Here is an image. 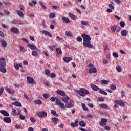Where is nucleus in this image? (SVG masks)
<instances>
[{
    "instance_id": "14",
    "label": "nucleus",
    "mask_w": 131,
    "mask_h": 131,
    "mask_svg": "<svg viewBox=\"0 0 131 131\" xmlns=\"http://www.w3.org/2000/svg\"><path fill=\"white\" fill-rule=\"evenodd\" d=\"M115 103L116 104H117V105H119L120 106H125L124 102L121 100H116Z\"/></svg>"
},
{
    "instance_id": "43",
    "label": "nucleus",
    "mask_w": 131,
    "mask_h": 131,
    "mask_svg": "<svg viewBox=\"0 0 131 131\" xmlns=\"http://www.w3.org/2000/svg\"><path fill=\"white\" fill-rule=\"evenodd\" d=\"M66 35H67V36H69V37H71V36H72V34L69 31L66 32Z\"/></svg>"
},
{
    "instance_id": "30",
    "label": "nucleus",
    "mask_w": 131,
    "mask_h": 131,
    "mask_svg": "<svg viewBox=\"0 0 131 131\" xmlns=\"http://www.w3.org/2000/svg\"><path fill=\"white\" fill-rule=\"evenodd\" d=\"M37 4V2L35 0H32L31 2H29V4L30 7H33V5H36Z\"/></svg>"
},
{
    "instance_id": "42",
    "label": "nucleus",
    "mask_w": 131,
    "mask_h": 131,
    "mask_svg": "<svg viewBox=\"0 0 131 131\" xmlns=\"http://www.w3.org/2000/svg\"><path fill=\"white\" fill-rule=\"evenodd\" d=\"M69 16L70 17V18H71V19L72 20H74L75 19V18H76L75 15L72 14V13H69Z\"/></svg>"
},
{
    "instance_id": "4",
    "label": "nucleus",
    "mask_w": 131,
    "mask_h": 131,
    "mask_svg": "<svg viewBox=\"0 0 131 131\" xmlns=\"http://www.w3.org/2000/svg\"><path fill=\"white\" fill-rule=\"evenodd\" d=\"M56 104L58 106H59L62 109H65V104L64 103L62 102L61 100L59 99H56Z\"/></svg>"
},
{
    "instance_id": "29",
    "label": "nucleus",
    "mask_w": 131,
    "mask_h": 131,
    "mask_svg": "<svg viewBox=\"0 0 131 131\" xmlns=\"http://www.w3.org/2000/svg\"><path fill=\"white\" fill-rule=\"evenodd\" d=\"M13 105L14 106H17V107H22V104L18 101H16L15 102L12 103Z\"/></svg>"
},
{
    "instance_id": "35",
    "label": "nucleus",
    "mask_w": 131,
    "mask_h": 131,
    "mask_svg": "<svg viewBox=\"0 0 131 131\" xmlns=\"http://www.w3.org/2000/svg\"><path fill=\"white\" fill-rule=\"evenodd\" d=\"M0 72L6 73L7 72V69H6L5 67H0Z\"/></svg>"
},
{
    "instance_id": "34",
    "label": "nucleus",
    "mask_w": 131,
    "mask_h": 131,
    "mask_svg": "<svg viewBox=\"0 0 131 131\" xmlns=\"http://www.w3.org/2000/svg\"><path fill=\"white\" fill-rule=\"evenodd\" d=\"M52 120L54 124H57V123H58L59 119H58V118H52Z\"/></svg>"
},
{
    "instance_id": "47",
    "label": "nucleus",
    "mask_w": 131,
    "mask_h": 131,
    "mask_svg": "<svg viewBox=\"0 0 131 131\" xmlns=\"http://www.w3.org/2000/svg\"><path fill=\"white\" fill-rule=\"evenodd\" d=\"M110 88L111 90H113L114 91L116 90V86L114 84H111Z\"/></svg>"
},
{
    "instance_id": "17",
    "label": "nucleus",
    "mask_w": 131,
    "mask_h": 131,
    "mask_svg": "<svg viewBox=\"0 0 131 131\" xmlns=\"http://www.w3.org/2000/svg\"><path fill=\"white\" fill-rule=\"evenodd\" d=\"M56 52L57 53V54H56L57 57H59V55H62V50H61V48H56Z\"/></svg>"
},
{
    "instance_id": "45",
    "label": "nucleus",
    "mask_w": 131,
    "mask_h": 131,
    "mask_svg": "<svg viewBox=\"0 0 131 131\" xmlns=\"http://www.w3.org/2000/svg\"><path fill=\"white\" fill-rule=\"evenodd\" d=\"M49 76L51 77V78H54V77H56V74L52 73L51 74L49 75Z\"/></svg>"
},
{
    "instance_id": "55",
    "label": "nucleus",
    "mask_w": 131,
    "mask_h": 131,
    "mask_svg": "<svg viewBox=\"0 0 131 131\" xmlns=\"http://www.w3.org/2000/svg\"><path fill=\"white\" fill-rule=\"evenodd\" d=\"M3 93H4V88L1 87L0 88V96H2V95H3Z\"/></svg>"
},
{
    "instance_id": "61",
    "label": "nucleus",
    "mask_w": 131,
    "mask_h": 131,
    "mask_svg": "<svg viewBox=\"0 0 131 131\" xmlns=\"http://www.w3.org/2000/svg\"><path fill=\"white\" fill-rule=\"evenodd\" d=\"M0 36L1 37H4V36H5V34H4V32H3L2 31H0Z\"/></svg>"
},
{
    "instance_id": "8",
    "label": "nucleus",
    "mask_w": 131,
    "mask_h": 131,
    "mask_svg": "<svg viewBox=\"0 0 131 131\" xmlns=\"http://www.w3.org/2000/svg\"><path fill=\"white\" fill-rule=\"evenodd\" d=\"M0 67H6V60L4 58H0Z\"/></svg>"
},
{
    "instance_id": "24",
    "label": "nucleus",
    "mask_w": 131,
    "mask_h": 131,
    "mask_svg": "<svg viewBox=\"0 0 131 131\" xmlns=\"http://www.w3.org/2000/svg\"><path fill=\"white\" fill-rule=\"evenodd\" d=\"M16 13L17 14V15H18V16L19 17H24V14L23 13V12L20 10H16Z\"/></svg>"
},
{
    "instance_id": "62",
    "label": "nucleus",
    "mask_w": 131,
    "mask_h": 131,
    "mask_svg": "<svg viewBox=\"0 0 131 131\" xmlns=\"http://www.w3.org/2000/svg\"><path fill=\"white\" fill-rule=\"evenodd\" d=\"M88 106L90 108H94V105L91 103H88Z\"/></svg>"
},
{
    "instance_id": "39",
    "label": "nucleus",
    "mask_w": 131,
    "mask_h": 131,
    "mask_svg": "<svg viewBox=\"0 0 131 131\" xmlns=\"http://www.w3.org/2000/svg\"><path fill=\"white\" fill-rule=\"evenodd\" d=\"M51 113L52 115H54V116H56L57 117L59 116V115L57 114V112L55 110H51Z\"/></svg>"
},
{
    "instance_id": "22",
    "label": "nucleus",
    "mask_w": 131,
    "mask_h": 131,
    "mask_svg": "<svg viewBox=\"0 0 131 131\" xmlns=\"http://www.w3.org/2000/svg\"><path fill=\"white\" fill-rule=\"evenodd\" d=\"M0 43H1V46H2L3 48H7V41L1 40Z\"/></svg>"
},
{
    "instance_id": "40",
    "label": "nucleus",
    "mask_w": 131,
    "mask_h": 131,
    "mask_svg": "<svg viewBox=\"0 0 131 131\" xmlns=\"http://www.w3.org/2000/svg\"><path fill=\"white\" fill-rule=\"evenodd\" d=\"M56 17V14L54 13H51L49 14V18L53 19V18H55Z\"/></svg>"
},
{
    "instance_id": "38",
    "label": "nucleus",
    "mask_w": 131,
    "mask_h": 131,
    "mask_svg": "<svg viewBox=\"0 0 131 131\" xmlns=\"http://www.w3.org/2000/svg\"><path fill=\"white\" fill-rule=\"evenodd\" d=\"M100 106L103 109H107V108H108V105L105 104H100Z\"/></svg>"
},
{
    "instance_id": "64",
    "label": "nucleus",
    "mask_w": 131,
    "mask_h": 131,
    "mask_svg": "<svg viewBox=\"0 0 131 131\" xmlns=\"http://www.w3.org/2000/svg\"><path fill=\"white\" fill-rule=\"evenodd\" d=\"M19 118H20V119H21V120H24V119H25V116L22 115L20 116Z\"/></svg>"
},
{
    "instance_id": "28",
    "label": "nucleus",
    "mask_w": 131,
    "mask_h": 131,
    "mask_svg": "<svg viewBox=\"0 0 131 131\" xmlns=\"http://www.w3.org/2000/svg\"><path fill=\"white\" fill-rule=\"evenodd\" d=\"M89 73H97V69L95 68H92L89 70Z\"/></svg>"
},
{
    "instance_id": "56",
    "label": "nucleus",
    "mask_w": 131,
    "mask_h": 131,
    "mask_svg": "<svg viewBox=\"0 0 131 131\" xmlns=\"http://www.w3.org/2000/svg\"><path fill=\"white\" fill-rule=\"evenodd\" d=\"M98 101H99V102H104V98H103V97H99Z\"/></svg>"
},
{
    "instance_id": "57",
    "label": "nucleus",
    "mask_w": 131,
    "mask_h": 131,
    "mask_svg": "<svg viewBox=\"0 0 131 131\" xmlns=\"http://www.w3.org/2000/svg\"><path fill=\"white\" fill-rule=\"evenodd\" d=\"M12 113L13 115H14L15 116L17 115V111H16L15 109H12Z\"/></svg>"
},
{
    "instance_id": "49",
    "label": "nucleus",
    "mask_w": 131,
    "mask_h": 131,
    "mask_svg": "<svg viewBox=\"0 0 131 131\" xmlns=\"http://www.w3.org/2000/svg\"><path fill=\"white\" fill-rule=\"evenodd\" d=\"M81 24H82V25H89V23H88V21H81Z\"/></svg>"
},
{
    "instance_id": "26",
    "label": "nucleus",
    "mask_w": 131,
    "mask_h": 131,
    "mask_svg": "<svg viewBox=\"0 0 131 131\" xmlns=\"http://www.w3.org/2000/svg\"><path fill=\"white\" fill-rule=\"evenodd\" d=\"M34 103L36 104V105H41V104H42V102L39 99L34 100Z\"/></svg>"
},
{
    "instance_id": "7",
    "label": "nucleus",
    "mask_w": 131,
    "mask_h": 131,
    "mask_svg": "<svg viewBox=\"0 0 131 131\" xmlns=\"http://www.w3.org/2000/svg\"><path fill=\"white\" fill-rule=\"evenodd\" d=\"M99 125L102 126H105L107 123V119L106 118H102L101 121L99 122Z\"/></svg>"
},
{
    "instance_id": "20",
    "label": "nucleus",
    "mask_w": 131,
    "mask_h": 131,
    "mask_svg": "<svg viewBox=\"0 0 131 131\" xmlns=\"http://www.w3.org/2000/svg\"><path fill=\"white\" fill-rule=\"evenodd\" d=\"M42 33H43V34H45V35H47V36L52 37V34H51V33L48 32L47 31L43 30L42 31Z\"/></svg>"
},
{
    "instance_id": "48",
    "label": "nucleus",
    "mask_w": 131,
    "mask_h": 131,
    "mask_svg": "<svg viewBox=\"0 0 131 131\" xmlns=\"http://www.w3.org/2000/svg\"><path fill=\"white\" fill-rule=\"evenodd\" d=\"M116 69L118 72H121V67H120V66H117Z\"/></svg>"
},
{
    "instance_id": "19",
    "label": "nucleus",
    "mask_w": 131,
    "mask_h": 131,
    "mask_svg": "<svg viewBox=\"0 0 131 131\" xmlns=\"http://www.w3.org/2000/svg\"><path fill=\"white\" fill-rule=\"evenodd\" d=\"M128 31L126 30H123L121 31V35L122 36H126L127 35V33Z\"/></svg>"
},
{
    "instance_id": "9",
    "label": "nucleus",
    "mask_w": 131,
    "mask_h": 131,
    "mask_svg": "<svg viewBox=\"0 0 131 131\" xmlns=\"http://www.w3.org/2000/svg\"><path fill=\"white\" fill-rule=\"evenodd\" d=\"M28 47L29 49H31V50H36L37 51H38V49H37L36 46L33 44H28Z\"/></svg>"
},
{
    "instance_id": "27",
    "label": "nucleus",
    "mask_w": 131,
    "mask_h": 131,
    "mask_svg": "<svg viewBox=\"0 0 131 131\" xmlns=\"http://www.w3.org/2000/svg\"><path fill=\"white\" fill-rule=\"evenodd\" d=\"M6 91H7V93H8L9 94H10V95H14V91L13 90H11V89H9V88H5Z\"/></svg>"
},
{
    "instance_id": "46",
    "label": "nucleus",
    "mask_w": 131,
    "mask_h": 131,
    "mask_svg": "<svg viewBox=\"0 0 131 131\" xmlns=\"http://www.w3.org/2000/svg\"><path fill=\"white\" fill-rule=\"evenodd\" d=\"M45 73L46 74V75H47L48 76H49V75L50 76V73H51V71H50V70H45Z\"/></svg>"
},
{
    "instance_id": "2",
    "label": "nucleus",
    "mask_w": 131,
    "mask_h": 131,
    "mask_svg": "<svg viewBox=\"0 0 131 131\" xmlns=\"http://www.w3.org/2000/svg\"><path fill=\"white\" fill-rule=\"evenodd\" d=\"M77 93L81 97H85V95H90V94H91L89 91L84 88H81Z\"/></svg>"
},
{
    "instance_id": "11",
    "label": "nucleus",
    "mask_w": 131,
    "mask_h": 131,
    "mask_svg": "<svg viewBox=\"0 0 131 131\" xmlns=\"http://www.w3.org/2000/svg\"><path fill=\"white\" fill-rule=\"evenodd\" d=\"M63 60L65 63H69L70 61H72V58L69 57H64Z\"/></svg>"
},
{
    "instance_id": "50",
    "label": "nucleus",
    "mask_w": 131,
    "mask_h": 131,
    "mask_svg": "<svg viewBox=\"0 0 131 131\" xmlns=\"http://www.w3.org/2000/svg\"><path fill=\"white\" fill-rule=\"evenodd\" d=\"M113 56L115 58H118L119 57L118 54H117L116 52H113Z\"/></svg>"
},
{
    "instance_id": "44",
    "label": "nucleus",
    "mask_w": 131,
    "mask_h": 131,
    "mask_svg": "<svg viewBox=\"0 0 131 131\" xmlns=\"http://www.w3.org/2000/svg\"><path fill=\"white\" fill-rule=\"evenodd\" d=\"M119 24L121 26V27H122V28H123V27H124V26H125V23H124L123 21L120 22Z\"/></svg>"
},
{
    "instance_id": "18",
    "label": "nucleus",
    "mask_w": 131,
    "mask_h": 131,
    "mask_svg": "<svg viewBox=\"0 0 131 131\" xmlns=\"http://www.w3.org/2000/svg\"><path fill=\"white\" fill-rule=\"evenodd\" d=\"M91 86L92 89H93V90L95 91L96 92H97V91H100V89L99 88V87H98V86L96 85L91 84Z\"/></svg>"
},
{
    "instance_id": "36",
    "label": "nucleus",
    "mask_w": 131,
    "mask_h": 131,
    "mask_svg": "<svg viewBox=\"0 0 131 131\" xmlns=\"http://www.w3.org/2000/svg\"><path fill=\"white\" fill-rule=\"evenodd\" d=\"M109 82V81L106 80H101V84H108V83Z\"/></svg>"
},
{
    "instance_id": "41",
    "label": "nucleus",
    "mask_w": 131,
    "mask_h": 131,
    "mask_svg": "<svg viewBox=\"0 0 131 131\" xmlns=\"http://www.w3.org/2000/svg\"><path fill=\"white\" fill-rule=\"evenodd\" d=\"M32 55L34 57H37V52L36 51H33L32 52Z\"/></svg>"
},
{
    "instance_id": "6",
    "label": "nucleus",
    "mask_w": 131,
    "mask_h": 131,
    "mask_svg": "<svg viewBox=\"0 0 131 131\" xmlns=\"http://www.w3.org/2000/svg\"><path fill=\"white\" fill-rule=\"evenodd\" d=\"M37 115L40 118H42V117H46L48 115V114L45 111H42V112H38L37 113Z\"/></svg>"
},
{
    "instance_id": "15",
    "label": "nucleus",
    "mask_w": 131,
    "mask_h": 131,
    "mask_svg": "<svg viewBox=\"0 0 131 131\" xmlns=\"http://www.w3.org/2000/svg\"><path fill=\"white\" fill-rule=\"evenodd\" d=\"M70 99V98L68 96H66V97H61V101H62V102H64V103H66V104L68 102V101H69Z\"/></svg>"
},
{
    "instance_id": "16",
    "label": "nucleus",
    "mask_w": 131,
    "mask_h": 131,
    "mask_svg": "<svg viewBox=\"0 0 131 131\" xmlns=\"http://www.w3.org/2000/svg\"><path fill=\"white\" fill-rule=\"evenodd\" d=\"M56 93L58 95H60V96H62V97H65V96H66V93L63 91H62V90H57Z\"/></svg>"
},
{
    "instance_id": "37",
    "label": "nucleus",
    "mask_w": 131,
    "mask_h": 131,
    "mask_svg": "<svg viewBox=\"0 0 131 131\" xmlns=\"http://www.w3.org/2000/svg\"><path fill=\"white\" fill-rule=\"evenodd\" d=\"M57 99H59V98H57V97H51L50 98V101H51V102H55V103H56Z\"/></svg>"
},
{
    "instance_id": "21",
    "label": "nucleus",
    "mask_w": 131,
    "mask_h": 131,
    "mask_svg": "<svg viewBox=\"0 0 131 131\" xmlns=\"http://www.w3.org/2000/svg\"><path fill=\"white\" fill-rule=\"evenodd\" d=\"M10 31L11 32H13V33H19V29L17 28L13 27L11 29Z\"/></svg>"
},
{
    "instance_id": "54",
    "label": "nucleus",
    "mask_w": 131,
    "mask_h": 131,
    "mask_svg": "<svg viewBox=\"0 0 131 131\" xmlns=\"http://www.w3.org/2000/svg\"><path fill=\"white\" fill-rule=\"evenodd\" d=\"M77 41H79V42H81V41H82V38L81 37H78L77 38Z\"/></svg>"
},
{
    "instance_id": "60",
    "label": "nucleus",
    "mask_w": 131,
    "mask_h": 131,
    "mask_svg": "<svg viewBox=\"0 0 131 131\" xmlns=\"http://www.w3.org/2000/svg\"><path fill=\"white\" fill-rule=\"evenodd\" d=\"M43 97L45 98V99H48L49 98V95L47 94H43Z\"/></svg>"
},
{
    "instance_id": "51",
    "label": "nucleus",
    "mask_w": 131,
    "mask_h": 131,
    "mask_svg": "<svg viewBox=\"0 0 131 131\" xmlns=\"http://www.w3.org/2000/svg\"><path fill=\"white\" fill-rule=\"evenodd\" d=\"M19 49L20 52H23V51H24V52H25V49H24V47H23V46H20L19 47Z\"/></svg>"
},
{
    "instance_id": "12",
    "label": "nucleus",
    "mask_w": 131,
    "mask_h": 131,
    "mask_svg": "<svg viewBox=\"0 0 131 131\" xmlns=\"http://www.w3.org/2000/svg\"><path fill=\"white\" fill-rule=\"evenodd\" d=\"M0 113L4 115V116H10V114L6 110H0Z\"/></svg>"
},
{
    "instance_id": "25",
    "label": "nucleus",
    "mask_w": 131,
    "mask_h": 131,
    "mask_svg": "<svg viewBox=\"0 0 131 131\" xmlns=\"http://www.w3.org/2000/svg\"><path fill=\"white\" fill-rule=\"evenodd\" d=\"M79 125L82 127H85V126H86V124H85V122H84L83 121H80L79 122Z\"/></svg>"
},
{
    "instance_id": "63",
    "label": "nucleus",
    "mask_w": 131,
    "mask_h": 131,
    "mask_svg": "<svg viewBox=\"0 0 131 131\" xmlns=\"http://www.w3.org/2000/svg\"><path fill=\"white\" fill-rule=\"evenodd\" d=\"M104 129H105V130H110V127H109V126H106L104 127Z\"/></svg>"
},
{
    "instance_id": "5",
    "label": "nucleus",
    "mask_w": 131,
    "mask_h": 131,
    "mask_svg": "<svg viewBox=\"0 0 131 131\" xmlns=\"http://www.w3.org/2000/svg\"><path fill=\"white\" fill-rule=\"evenodd\" d=\"M27 82L29 84H35V81H34V79H33V78L30 77H27Z\"/></svg>"
},
{
    "instance_id": "33",
    "label": "nucleus",
    "mask_w": 131,
    "mask_h": 131,
    "mask_svg": "<svg viewBox=\"0 0 131 131\" xmlns=\"http://www.w3.org/2000/svg\"><path fill=\"white\" fill-rule=\"evenodd\" d=\"M117 28V25H114L111 28L112 32H115L116 29Z\"/></svg>"
},
{
    "instance_id": "23",
    "label": "nucleus",
    "mask_w": 131,
    "mask_h": 131,
    "mask_svg": "<svg viewBox=\"0 0 131 131\" xmlns=\"http://www.w3.org/2000/svg\"><path fill=\"white\" fill-rule=\"evenodd\" d=\"M78 121L76 120L75 123H71V126L72 127H76V126H78Z\"/></svg>"
},
{
    "instance_id": "59",
    "label": "nucleus",
    "mask_w": 131,
    "mask_h": 131,
    "mask_svg": "<svg viewBox=\"0 0 131 131\" xmlns=\"http://www.w3.org/2000/svg\"><path fill=\"white\" fill-rule=\"evenodd\" d=\"M14 67L16 70H19V64H15Z\"/></svg>"
},
{
    "instance_id": "13",
    "label": "nucleus",
    "mask_w": 131,
    "mask_h": 131,
    "mask_svg": "<svg viewBox=\"0 0 131 131\" xmlns=\"http://www.w3.org/2000/svg\"><path fill=\"white\" fill-rule=\"evenodd\" d=\"M3 120L5 122H6V123H11L12 120H11V118L9 117H4L3 118Z\"/></svg>"
},
{
    "instance_id": "52",
    "label": "nucleus",
    "mask_w": 131,
    "mask_h": 131,
    "mask_svg": "<svg viewBox=\"0 0 131 131\" xmlns=\"http://www.w3.org/2000/svg\"><path fill=\"white\" fill-rule=\"evenodd\" d=\"M108 7L110 9H111V10H114L115 7H114V6H113V5L110 4L108 5Z\"/></svg>"
},
{
    "instance_id": "58",
    "label": "nucleus",
    "mask_w": 131,
    "mask_h": 131,
    "mask_svg": "<svg viewBox=\"0 0 131 131\" xmlns=\"http://www.w3.org/2000/svg\"><path fill=\"white\" fill-rule=\"evenodd\" d=\"M30 121H31V122H35L36 121L35 119L32 117L30 118Z\"/></svg>"
},
{
    "instance_id": "3",
    "label": "nucleus",
    "mask_w": 131,
    "mask_h": 131,
    "mask_svg": "<svg viewBox=\"0 0 131 131\" xmlns=\"http://www.w3.org/2000/svg\"><path fill=\"white\" fill-rule=\"evenodd\" d=\"M73 103V100L70 99L69 102H67L66 103V108H68V109H70L74 107V104L72 103Z\"/></svg>"
},
{
    "instance_id": "32",
    "label": "nucleus",
    "mask_w": 131,
    "mask_h": 131,
    "mask_svg": "<svg viewBox=\"0 0 131 131\" xmlns=\"http://www.w3.org/2000/svg\"><path fill=\"white\" fill-rule=\"evenodd\" d=\"M39 3L43 10H46L47 7L46 6V5H45V4H43V3L41 1H39Z\"/></svg>"
},
{
    "instance_id": "31",
    "label": "nucleus",
    "mask_w": 131,
    "mask_h": 131,
    "mask_svg": "<svg viewBox=\"0 0 131 131\" xmlns=\"http://www.w3.org/2000/svg\"><path fill=\"white\" fill-rule=\"evenodd\" d=\"M99 93H100V94H101V95H104L105 96H107V95H108L107 92H106L104 90H102V89H99Z\"/></svg>"
},
{
    "instance_id": "1",
    "label": "nucleus",
    "mask_w": 131,
    "mask_h": 131,
    "mask_svg": "<svg viewBox=\"0 0 131 131\" xmlns=\"http://www.w3.org/2000/svg\"><path fill=\"white\" fill-rule=\"evenodd\" d=\"M81 36L83 37V45L84 47L89 48V49H93L94 46L91 42V36L85 33L82 34Z\"/></svg>"
},
{
    "instance_id": "10",
    "label": "nucleus",
    "mask_w": 131,
    "mask_h": 131,
    "mask_svg": "<svg viewBox=\"0 0 131 131\" xmlns=\"http://www.w3.org/2000/svg\"><path fill=\"white\" fill-rule=\"evenodd\" d=\"M62 21L63 23H70V20L68 19V18L65 17V16H62L61 17Z\"/></svg>"
},
{
    "instance_id": "53",
    "label": "nucleus",
    "mask_w": 131,
    "mask_h": 131,
    "mask_svg": "<svg viewBox=\"0 0 131 131\" xmlns=\"http://www.w3.org/2000/svg\"><path fill=\"white\" fill-rule=\"evenodd\" d=\"M104 50L106 51V50H109V46L107 45H105L103 46Z\"/></svg>"
}]
</instances>
